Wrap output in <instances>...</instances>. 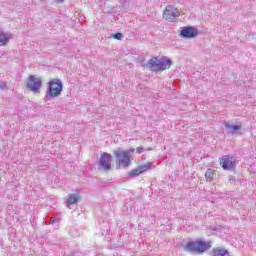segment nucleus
<instances>
[{
	"label": "nucleus",
	"mask_w": 256,
	"mask_h": 256,
	"mask_svg": "<svg viewBox=\"0 0 256 256\" xmlns=\"http://www.w3.org/2000/svg\"><path fill=\"white\" fill-rule=\"evenodd\" d=\"M61 93H63V82L59 79L50 80L44 100L50 101V99H55V97H59Z\"/></svg>",
	"instance_id": "f257e3e1"
},
{
	"label": "nucleus",
	"mask_w": 256,
	"mask_h": 256,
	"mask_svg": "<svg viewBox=\"0 0 256 256\" xmlns=\"http://www.w3.org/2000/svg\"><path fill=\"white\" fill-rule=\"evenodd\" d=\"M184 249L190 253H205V251L211 249V242H205L203 240L190 241L186 243Z\"/></svg>",
	"instance_id": "f03ea898"
},
{
	"label": "nucleus",
	"mask_w": 256,
	"mask_h": 256,
	"mask_svg": "<svg viewBox=\"0 0 256 256\" xmlns=\"http://www.w3.org/2000/svg\"><path fill=\"white\" fill-rule=\"evenodd\" d=\"M135 149L123 150L118 148L114 150V156L118 159L117 169L119 167H129L131 165V153H134Z\"/></svg>",
	"instance_id": "7ed1b4c3"
},
{
	"label": "nucleus",
	"mask_w": 256,
	"mask_h": 256,
	"mask_svg": "<svg viewBox=\"0 0 256 256\" xmlns=\"http://www.w3.org/2000/svg\"><path fill=\"white\" fill-rule=\"evenodd\" d=\"M43 86V80L34 75L29 76L28 81L26 83L27 89L32 91L33 93H39L41 87Z\"/></svg>",
	"instance_id": "20e7f679"
},
{
	"label": "nucleus",
	"mask_w": 256,
	"mask_h": 256,
	"mask_svg": "<svg viewBox=\"0 0 256 256\" xmlns=\"http://www.w3.org/2000/svg\"><path fill=\"white\" fill-rule=\"evenodd\" d=\"M179 15H181V13H179V10L172 5H168L163 13L164 19L170 22L175 21V19H177Z\"/></svg>",
	"instance_id": "39448f33"
},
{
	"label": "nucleus",
	"mask_w": 256,
	"mask_h": 256,
	"mask_svg": "<svg viewBox=\"0 0 256 256\" xmlns=\"http://www.w3.org/2000/svg\"><path fill=\"white\" fill-rule=\"evenodd\" d=\"M180 35L183 39H195L199 35V30L193 26H185L181 29Z\"/></svg>",
	"instance_id": "423d86ee"
},
{
	"label": "nucleus",
	"mask_w": 256,
	"mask_h": 256,
	"mask_svg": "<svg viewBox=\"0 0 256 256\" xmlns=\"http://www.w3.org/2000/svg\"><path fill=\"white\" fill-rule=\"evenodd\" d=\"M111 160V154L104 152L101 154L98 164L101 167V169H103V171H111Z\"/></svg>",
	"instance_id": "0eeeda50"
},
{
	"label": "nucleus",
	"mask_w": 256,
	"mask_h": 256,
	"mask_svg": "<svg viewBox=\"0 0 256 256\" xmlns=\"http://www.w3.org/2000/svg\"><path fill=\"white\" fill-rule=\"evenodd\" d=\"M235 158H231L227 155H224L221 159H220V166L222 167V169H224V171H232L233 169H235Z\"/></svg>",
	"instance_id": "6e6552de"
},
{
	"label": "nucleus",
	"mask_w": 256,
	"mask_h": 256,
	"mask_svg": "<svg viewBox=\"0 0 256 256\" xmlns=\"http://www.w3.org/2000/svg\"><path fill=\"white\" fill-rule=\"evenodd\" d=\"M151 165H153L151 162L147 163V164H143L141 166H139L136 169H133L132 171H130L127 175V177H139V175H141V173H145V171H149V169H151Z\"/></svg>",
	"instance_id": "1a4fd4ad"
},
{
	"label": "nucleus",
	"mask_w": 256,
	"mask_h": 256,
	"mask_svg": "<svg viewBox=\"0 0 256 256\" xmlns=\"http://www.w3.org/2000/svg\"><path fill=\"white\" fill-rule=\"evenodd\" d=\"M171 65H173V61H171V59L158 60V72L170 69Z\"/></svg>",
	"instance_id": "9d476101"
},
{
	"label": "nucleus",
	"mask_w": 256,
	"mask_h": 256,
	"mask_svg": "<svg viewBox=\"0 0 256 256\" xmlns=\"http://www.w3.org/2000/svg\"><path fill=\"white\" fill-rule=\"evenodd\" d=\"M79 199H81V196L79 195V193L68 194L66 205L68 207L69 205H77V203H79Z\"/></svg>",
	"instance_id": "9b49d317"
},
{
	"label": "nucleus",
	"mask_w": 256,
	"mask_h": 256,
	"mask_svg": "<svg viewBox=\"0 0 256 256\" xmlns=\"http://www.w3.org/2000/svg\"><path fill=\"white\" fill-rule=\"evenodd\" d=\"M148 69L150 71L157 73L158 72V65H159V60L157 57H153L148 61Z\"/></svg>",
	"instance_id": "f8f14e48"
},
{
	"label": "nucleus",
	"mask_w": 256,
	"mask_h": 256,
	"mask_svg": "<svg viewBox=\"0 0 256 256\" xmlns=\"http://www.w3.org/2000/svg\"><path fill=\"white\" fill-rule=\"evenodd\" d=\"M11 41V36L3 31H0V47H5Z\"/></svg>",
	"instance_id": "ddd939ff"
},
{
	"label": "nucleus",
	"mask_w": 256,
	"mask_h": 256,
	"mask_svg": "<svg viewBox=\"0 0 256 256\" xmlns=\"http://www.w3.org/2000/svg\"><path fill=\"white\" fill-rule=\"evenodd\" d=\"M225 129L228 130V133L235 135V132L241 131V125L229 124L228 122L224 123Z\"/></svg>",
	"instance_id": "4468645a"
},
{
	"label": "nucleus",
	"mask_w": 256,
	"mask_h": 256,
	"mask_svg": "<svg viewBox=\"0 0 256 256\" xmlns=\"http://www.w3.org/2000/svg\"><path fill=\"white\" fill-rule=\"evenodd\" d=\"M212 256H231V254L229 253V250L225 248H213Z\"/></svg>",
	"instance_id": "2eb2a0df"
},
{
	"label": "nucleus",
	"mask_w": 256,
	"mask_h": 256,
	"mask_svg": "<svg viewBox=\"0 0 256 256\" xmlns=\"http://www.w3.org/2000/svg\"><path fill=\"white\" fill-rule=\"evenodd\" d=\"M214 175H215V173H213V170H211V168H208L205 173L206 181H213Z\"/></svg>",
	"instance_id": "dca6fc26"
},
{
	"label": "nucleus",
	"mask_w": 256,
	"mask_h": 256,
	"mask_svg": "<svg viewBox=\"0 0 256 256\" xmlns=\"http://www.w3.org/2000/svg\"><path fill=\"white\" fill-rule=\"evenodd\" d=\"M113 39H117V41H121V39H123V33L121 32H117L112 34Z\"/></svg>",
	"instance_id": "f3484780"
},
{
	"label": "nucleus",
	"mask_w": 256,
	"mask_h": 256,
	"mask_svg": "<svg viewBox=\"0 0 256 256\" xmlns=\"http://www.w3.org/2000/svg\"><path fill=\"white\" fill-rule=\"evenodd\" d=\"M144 148L142 146H139L136 148V153H143Z\"/></svg>",
	"instance_id": "a211bd4d"
},
{
	"label": "nucleus",
	"mask_w": 256,
	"mask_h": 256,
	"mask_svg": "<svg viewBox=\"0 0 256 256\" xmlns=\"http://www.w3.org/2000/svg\"><path fill=\"white\" fill-rule=\"evenodd\" d=\"M0 89H7V84L5 82H1Z\"/></svg>",
	"instance_id": "6ab92c4d"
},
{
	"label": "nucleus",
	"mask_w": 256,
	"mask_h": 256,
	"mask_svg": "<svg viewBox=\"0 0 256 256\" xmlns=\"http://www.w3.org/2000/svg\"><path fill=\"white\" fill-rule=\"evenodd\" d=\"M229 183H235V178L233 176H229Z\"/></svg>",
	"instance_id": "aec40b11"
},
{
	"label": "nucleus",
	"mask_w": 256,
	"mask_h": 256,
	"mask_svg": "<svg viewBox=\"0 0 256 256\" xmlns=\"http://www.w3.org/2000/svg\"><path fill=\"white\" fill-rule=\"evenodd\" d=\"M70 235H72L73 237H77L78 234H77V232L75 234V230H71L70 231Z\"/></svg>",
	"instance_id": "412c9836"
},
{
	"label": "nucleus",
	"mask_w": 256,
	"mask_h": 256,
	"mask_svg": "<svg viewBox=\"0 0 256 256\" xmlns=\"http://www.w3.org/2000/svg\"><path fill=\"white\" fill-rule=\"evenodd\" d=\"M57 3H63V0H56Z\"/></svg>",
	"instance_id": "4be33fe9"
},
{
	"label": "nucleus",
	"mask_w": 256,
	"mask_h": 256,
	"mask_svg": "<svg viewBox=\"0 0 256 256\" xmlns=\"http://www.w3.org/2000/svg\"><path fill=\"white\" fill-rule=\"evenodd\" d=\"M51 223H55V220H52Z\"/></svg>",
	"instance_id": "5701e85b"
}]
</instances>
